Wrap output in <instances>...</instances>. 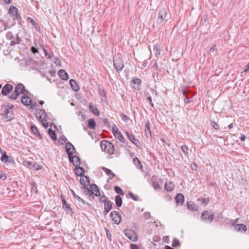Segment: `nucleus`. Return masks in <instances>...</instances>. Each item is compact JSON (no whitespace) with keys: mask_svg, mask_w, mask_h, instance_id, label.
Masks as SVG:
<instances>
[{"mask_svg":"<svg viewBox=\"0 0 249 249\" xmlns=\"http://www.w3.org/2000/svg\"><path fill=\"white\" fill-rule=\"evenodd\" d=\"M13 108L14 106L10 103L4 104L1 105L0 109L2 112L0 115L3 117V120L8 122L14 119Z\"/></svg>","mask_w":249,"mask_h":249,"instance_id":"nucleus-1","label":"nucleus"},{"mask_svg":"<svg viewBox=\"0 0 249 249\" xmlns=\"http://www.w3.org/2000/svg\"><path fill=\"white\" fill-rule=\"evenodd\" d=\"M28 94L29 91L25 89L23 84L19 83L15 87L13 92L8 96V98L11 100H16L21 94Z\"/></svg>","mask_w":249,"mask_h":249,"instance_id":"nucleus-2","label":"nucleus"},{"mask_svg":"<svg viewBox=\"0 0 249 249\" xmlns=\"http://www.w3.org/2000/svg\"><path fill=\"white\" fill-rule=\"evenodd\" d=\"M101 147L104 151L107 152L109 155L113 154L114 151V146L113 144L106 140H103L101 142Z\"/></svg>","mask_w":249,"mask_h":249,"instance_id":"nucleus-3","label":"nucleus"},{"mask_svg":"<svg viewBox=\"0 0 249 249\" xmlns=\"http://www.w3.org/2000/svg\"><path fill=\"white\" fill-rule=\"evenodd\" d=\"M113 65L118 72L121 71L124 68V63L122 58L119 55L113 57Z\"/></svg>","mask_w":249,"mask_h":249,"instance_id":"nucleus-4","label":"nucleus"},{"mask_svg":"<svg viewBox=\"0 0 249 249\" xmlns=\"http://www.w3.org/2000/svg\"><path fill=\"white\" fill-rule=\"evenodd\" d=\"M214 216L213 213H210L208 211H204L201 213L200 219L203 221L211 223L213 221Z\"/></svg>","mask_w":249,"mask_h":249,"instance_id":"nucleus-5","label":"nucleus"},{"mask_svg":"<svg viewBox=\"0 0 249 249\" xmlns=\"http://www.w3.org/2000/svg\"><path fill=\"white\" fill-rule=\"evenodd\" d=\"M112 133L114 137L117 139L121 142L124 143L125 142V140L121 133V132L118 130L117 126L114 124L112 128Z\"/></svg>","mask_w":249,"mask_h":249,"instance_id":"nucleus-6","label":"nucleus"},{"mask_svg":"<svg viewBox=\"0 0 249 249\" xmlns=\"http://www.w3.org/2000/svg\"><path fill=\"white\" fill-rule=\"evenodd\" d=\"M8 13L14 21L21 19V17L18 12V8L14 6H11L10 7Z\"/></svg>","mask_w":249,"mask_h":249,"instance_id":"nucleus-7","label":"nucleus"},{"mask_svg":"<svg viewBox=\"0 0 249 249\" xmlns=\"http://www.w3.org/2000/svg\"><path fill=\"white\" fill-rule=\"evenodd\" d=\"M167 17L168 14L167 10L164 8L160 9L159 13L157 22L159 24H162L165 20L166 21H167L168 20V18H167Z\"/></svg>","mask_w":249,"mask_h":249,"instance_id":"nucleus-8","label":"nucleus"},{"mask_svg":"<svg viewBox=\"0 0 249 249\" xmlns=\"http://www.w3.org/2000/svg\"><path fill=\"white\" fill-rule=\"evenodd\" d=\"M124 233L130 240L133 242L137 240V235L134 231L129 229H125L124 231Z\"/></svg>","mask_w":249,"mask_h":249,"instance_id":"nucleus-9","label":"nucleus"},{"mask_svg":"<svg viewBox=\"0 0 249 249\" xmlns=\"http://www.w3.org/2000/svg\"><path fill=\"white\" fill-rule=\"evenodd\" d=\"M110 217L113 223L116 225L120 224L122 220V216L117 211H112L110 213Z\"/></svg>","mask_w":249,"mask_h":249,"instance_id":"nucleus-10","label":"nucleus"},{"mask_svg":"<svg viewBox=\"0 0 249 249\" xmlns=\"http://www.w3.org/2000/svg\"><path fill=\"white\" fill-rule=\"evenodd\" d=\"M61 199L62 200L63 207L65 209L66 213L71 214L72 213V210L70 206L67 204L64 195H61Z\"/></svg>","mask_w":249,"mask_h":249,"instance_id":"nucleus-11","label":"nucleus"},{"mask_svg":"<svg viewBox=\"0 0 249 249\" xmlns=\"http://www.w3.org/2000/svg\"><path fill=\"white\" fill-rule=\"evenodd\" d=\"M13 90V86L10 84H6L2 88L1 93L3 96H7Z\"/></svg>","mask_w":249,"mask_h":249,"instance_id":"nucleus-12","label":"nucleus"},{"mask_svg":"<svg viewBox=\"0 0 249 249\" xmlns=\"http://www.w3.org/2000/svg\"><path fill=\"white\" fill-rule=\"evenodd\" d=\"M24 163L25 165H26L29 168L34 170L38 171L42 168V167L39 165L35 162L26 161L24 162Z\"/></svg>","mask_w":249,"mask_h":249,"instance_id":"nucleus-13","label":"nucleus"},{"mask_svg":"<svg viewBox=\"0 0 249 249\" xmlns=\"http://www.w3.org/2000/svg\"><path fill=\"white\" fill-rule=\"evenodd\" d=\"M66 152L68 156V158L72 156L73 155V150H75L73 145L70 142H67L65 144Z\"/></svg>","mask_w":249,"mask_h":249,"instance_id":"nucleus-14","label":"nucleus"},{"mask_svg":"<svg viewBox=\"0 0 249 249\" xmlns=\"http://www.w3.org/2000/svg\"><path fill=\"white\" fill-rule=\"evenodd\" d=\"M21 102L24 105L26 106L31 105L32 103V100L29 97L27 93L24 94L22 97Z\"/></svg>","mask_w":249,"mask_h":249,"instance_id":"nucleus-15","label":"nucleus"},{"mask_svg":"<svg viewBox=\"0 0 249 249\" xmlns=\"http://www.w3.org/2000/svg\"><path fill=\"white\" fill-rule=\"evenodd\" d=\"M89 110L92 113H93L95 115L97 116H99L100 115V111L96 107V106H94L93 105V103L91 102H90L89 104Z\"/></svg>","mask_w":249,"mask_h":249,"instance_id":"nucleus-16","label":"nucleus"},{"mask_svg":"<svg viewBox=\"0 0 249 249\" xmlns=\"http://www.w3.org/2000/svg\"><path fill=\"white\" fill-rule=\"evenodd\" d=\"M0 160L5 163L8 162L12 164H15V160L13 157H9L8 155L2 156Z\"/></svg>","mask_w":249,"mask_h":249,"instance_id":"nucleus-17","label":"nucleus"},{"mask_svg":"<svg viewBox=\"0 0 249 249\" xmlns=\"http://www.w3.org/2000/svg\"><path fill=\"white\" fill-rule=\"evenodd\" d=\"M112 208V202L110 200L107 201L105 204L104 205V211L103 213L104 215H107V213L111 210Z\"/></svg>","mask_w":249,"mask_h":249,"instance_id":"nucleus-18","label":"nucleus"},{"mask_svg":"<svg viewBox=\"0 0 249 249\" xmlns=\"http://www.w3.org/2000/svg\"><path fill=\"white\" fill-rule=\"evenodd\" d=\"M70 161H71L74 166H78L80 164V160L77 156H73L69 158Z\"/></svg>","mask_w":249,"mask_h":249,"instance_id":"nucleus-19","label":"nucleus"},{"mask_svg":"<svg viewBox=\"0 0 249 249\" xmlns=\"http://www.w3.org/2000/svg\"><path fill=\"white\" fill-rule=\"evenodd\" d=\"M80 183L82 185V186L90 185L89 178L87 176L84 175L81 176L80 178Z\"/></svg>","mask_w":249,"mask_h":249,"instance_id":"nucleus-20","label":"nucleus"},{"mask_svg":"<svg viewBox=\"0 0 249 249\" xmlns=\"http://www.w3.org/2000/svg\"><path fill=\"white\" fill-rule=\"evenodd\" d=\"M150 123L149 120H147L145 124L144 131L146 137H151V132L150 130Z\"/></svg>","mask_w":249,"mask_h":249,"instance_id":"nucleus-21","label":"nucleus"},{"mask_svg":"<svg viewBox=\"0 0 249 249\" xmlns=\"http://www.w3.org/2000/svg\"><path fill=\"white\" fill-rule=\"evenodd\" d=\"M39 121L42 120H46L47 117V115L45 111L43 109H40L38 113H36Z\"/></svg>","mask_w":249,"mask_h":249,"instance_id":"nucleus-22","label":"nucleus"},{"mask_svg":"<svg viewBox=\"0 0 249 249\" xmlns=\"http://www.w3.org/2000/svg\"><path fill=\"white\" fill-rule=\"evenodd\" d=\"M91 191H93L94 193L95 196H100V192L98 189L97 186L95 184H91L89 185Z\"/></svg>","mask_w":249,"mask_h":249,"instance_id":"nucleus-23","label":"nucleus"},{"mask_svg":"<svg viewBox=\"0 0 249 249\" xmlns=\"http://www.w3.org/2000/svg\"><path fill=\"white\" fill-rule=\"evenodd\" d=\"M70 84L72 89L75 91H78L79 90V86L77 81H75V80L71 79L70 81Z\"/></svg>","mask_w":249,"mask_h":249,"instance_id":"nucleus-24","label":"nucleus"},{"mask_svg":"<svg viewBox=\"0 0 249 249\" xmlns=\"http://www.w3.org/2000/svg\"><path fill=\"white\" fill-rule=\"evenodd\" d=\"M75 167L74 168V173L75 174L78 176H84V174L85 173V171L83 168L78 166H75Z\"/></svg>","mask_w":249,"mask_h":249,"instance_id":"nucleus-25","label":"nucleus"},{"mask_svg":"<svg viewBox=\"0 0 249 249\" xmlns=\"http://www.w3.org/2000/svg\"><path fill=\"white\" fill-rule=\"evenodd\" d=\"M176 202L178 204H182L184 201V196L181 194H178L175 197Z\"/></svg>","mask_w":249,"mask_h":249,"instance_id":"nucleus-26","label":"nucleus"},{"mask_svg":"<svg viewBox=\"0 0 249 249\" xmlns=\"http://www.w3.org/2000/svg\"><path fill=\"white\" fill-rule=\"evenodd\" d=\"M102 170L109 177V179H112L115 176V174H114L111 170L107 169L105 167H103Z\"/></svg>","mask_w":249,"mask_h":249,"instance_id":"nucleus-27","label":"nucleus"},{"mask_svg":"<svg viewBox=\"0 0 249 249\" xmlns=\"http://www.w3.org/2000/svg\"><path fill=\"white\" fill-rule=\"evenodd\" d=\"M235 229L238 231L245 232L247 231V227L246 225L243 224H238L234 226Z\"/></svg>","mask_w":249,"mask_h":249,"instance_id":"nucleus-28","label":"nucleus"},{"mask_svg":"<svg viewBox=\"0 0 249 249\" xmlns=\"http://www.w3.org/2000/svg\"><path fill=\"white\" fill-rule=\"evenodd\" d=\"M164 188L167 191H172L175 188V185L171 181L166 182L164 185Z\"/></svg>","mask_w":249,"mask_h":249,"instance_id":"nucleus-29","label":"nucleus"},{"mask_svg":"<svg viewBox=\"0 0 249 249\" xmlns=\"http://www.w3.org/2000/svg\"><path fill=\"white\" fill-rule=\"evenodd\" d=\"M60 77L64 80H67L69 79L68 74L64 70H61L59 71Z\"/></svg>","mask_w":249,"mask_h":249,"instance_id":"nucleus-30","label":"nucleus"},{"mask_svg":"<svg viewBox=\"0 0 249 249\" xmlns=\"http://www.w3.org/2000/svg\"><path fill=\"white\" fill-rule=\"evenodd\" d=\"M131 82L134 85H137V87H134V88H135L137 89H140V86L142 83V81L140 79L134 78V79H132Z\"/></svg>","mask_w":249,"mask_h":249,"instance_id":"nucleus-31","label":"nucleus"},{"mask_svg":"<svg viewBox=\"0 0 249 249\" xmlns=\"http://www.w3.org/2000/svg\"><path fill=\"white\" fill-rule=\"evenodd\" d=\"M21 41L20 37L18 36V35L17 34L16 38L11 41L10 45L11 46H14L17 44H19Z\"/></svg>","mask_w":249,"mask_h":249,"instance_id":"nucleus-32","label":"nucleus"},{"mask_svg":"<svg viewBox=\"0 0 249 249\" xmlns=\"http://www.w3.org/2000/svg\"><path fill=\"white\" fill-rule=\"evenodd\" d=\"M31 129L35 135H36V137H38L40 139H41V135L40 133L38 132L37 128L35 125H31Z\"/></svg>","mask_w":249,"mask_h":249,"instance_id":"nucleus-33","label":"nucleus"},{"mask_svg":"<svg viewBox=\"0 0 249 249\" xmlns=\"http://www.w3.org/2000/svg\"><path fill=\"white\" fill-rule=\"evenodd\" d=\"M88 127L91 129H94L96 127V123L94 119H89L88 120Z\"/></svg>","mask_w":249,"mask_h":249,"instance_id":"nucleus-34","label":"nucleus"},{"mask_svg":"<svg viewBox=\"0 0 249 249\" xmlns=\"http://www.w3.org/2000/svg\"><path fill=\"white\" fill-rule=\"evenodd\" d=\"M29 185L31 186V191L32 192H34L35 193L37 194L38 193V190L36 182L34 181L30 182H29Z\"/></svg>","mask_w":249,"mask_h":249,"instance_id":"nucleus-35","label":"nucleus"},{"mask_svg":"<svg viewBox=\"0 0 249 249\" xmlns=\"http://www.w3.org/2000/svg\"><path fill=\"white\" fill-rule=\"evenodd\" d=\"M187 208L191 211H196L197 209L195 207V204L192 201H189L187 203Z\"/></svg>","mask_w":249,"mask_h":249,"instance_id":"nucleus-36","label":"nucleus"},{"mask_svg":"<svg viewBox=\"0 0 249 249\" xmlns=\"http://www.w3.org/2000/svg\"><path fill=\"white\" fill-rule=\"evenodd\" d=\"M115 203L117 207H120L122 205V199L121 196L117 195L115 196Z\"/></svg>","mask_w":249,"mask_h":249,"instance_id":"nucleus-37","label":"nucleus"},{"mask_svg":"<svg viewBox=\"0 0 249 249\" xmlns=\"http://www.w3.org/2000/svg\"><path fill=\"white\" fill-rule=\"evenodd\" d=\"M89 185H86L84 186H81V189L83 191V193L85 194V195H89L91 192L90 188H88V186Z\"/></svg>","mask_w":249,"mask_h":249,"instance_id":"nucleus-38","label":"nucleus"},{"mask_svg":"<svg viewBox=\"0 0 249 249\" xmlns=\"http://www.w3.org/2000/svg\"><path fill=\"white\" fill-rule=\"evenodd\" d=\"M48 134L50 135V137L53 140H56V135L54 131L51 128H50L48 131Z\"/></svg>","mask_w":249,"mask_h":249,"instance_id":"nucleus-39","label":"nucleus"},{"mask_svg":"<svg viewBox=\"0 0 249 249\" xmlns=\"http://www.w3.org/2000/svg\"><path fill=\"white\" fill-rule=\"evenodd\" d=\"M128 138L133 143H134L136 146H138L137 143L136 142H138V143H139V142L135 138L133 134H131V135L128 136Z\"/></svg>","mask_w":249,"mask_h":249,"instance_id":"nucleus-40","label":"nucleus"},{"mask_svg":"<svg viewBox=\"0 0 249 249\" xmlns=\"http://www.w3.org/2000/svg\"><path fill=\"white\" fill-rule=\"evenodd\" d=\"M181 90H182V92L183 95V96H184V97H187L190 94H191V91L189 89H188L186 88H183L181 89Z\"/></svg>","mask_w":249,"mask_h":249,"instance_id":"nucleus-41","label":"nucleus"},{"mask_svg":"<svg viewBox=\"0 0 249 249\" xmlns=\"http://www.w3.org/2000/svg\"><path fill=\"white\" fill-rule=\"evenodd\" d=\"M114 190L115 191V192L118 194H119L121 196H124V193L123 192V191L119 186H115Z\"/></svg>","mask_w":249,"mask_h":249,"instance_id":"nucleus-42","label":"nucleus"},{"mask_svg":"<svg viewBox=\"0 0 249 249\" xmlns=\"http://www.w3.org/2000/svg\"><path fill=\"white\" fill-rule=\"evenodd\" d=\"M180 148H181L182 151L183 152V153L185 155H187L188 154V147L186 145H185V144L182 145L180 146Z\"/></svg>","mask_w":249,"mask_h":249,"instance_id":"nucleus-43","label":"nucleus"},{"mask_svg":"<svg viewBox=\"0 0 249 249\" xmlns=\"http://www.w3.org/2000/svg\"><path fill=\"white\" fill-rule=\"evenodd\" d=\"M133 162H134V163L135 164V165H136V166L137 167H138V168L142 167V163L138 158H135L133 159Z\"/></svg>","mask_w":249,"mask_h":249,"instance_id":"nucleus-44","label":"nucleus"},{"mask_svg":"<svg viewBox=\"0 0 249 249\" xmlns=\"http://www.w3.org/2000/svg\"><path fill=\"white\" fill-rule=\"evenodd\" d=\"M154 51H155V54L156 56L159 55L160 54V47L157 45H155L153 47Z\"/></svg>","mask_w":249,"mask_h":249,"instance_id":"nucleus-45","label":"nucleus"},{"mask_svg":"<svg viewBox=\"0 0 249 249\" xmlns=\"http://www.w3.org/2000/svg\"><path fill=\"white\" fill-rule=\"evenodd\" d=\"M6 37L8 40H12L14 39V36L11 32H8L6 34Z\"/></svg>","mask_w":249,"mask_h":249,"instance_id":"nucleus-46","label":"nucleus"},{"mask_svg":"<svg viewBox=\"0 0 249 249\" xmlns=\"http://www.w3.org/2000/svg\"><path fill=\"white\" fill-rule=\"evenodd\" d=\"M76 199L78 200V202H82L84 205H86L89 207H90L91 206V205L89 203L85 201L84 199L81 198L80 196H78Z\"/></svg>","mask_w":249,"mask_h":249,"instance_id":"nucleus-47","label":"nucleus"},{"mask_svg":"<svg viewBox=\"0 0 249 249\" xmlns=\"http://www.w3.org/2000/svg\"><path fill=\"white\" fill-rule=\"evenodd\" d=\"M7 178L6 174L5 173L2 171H0V179L1 180H5Z\"/></svg>","mask_w":249,"mask_h":249,"instance_id":"nucleus-48","label":"nucleus"},{"mask_svg":"<svg viewBox=\"0 0 249 249\" xmlns=\"http://www.w3.org/2000/svg\"><path fill=\"white\" fill-rule=\"evenodd\" d=\"M105 230L106 232L107 238L110 241L111 240V234L110 233V231H109V229H108L107 228H105Z\"/></svg>","mask_w":249,"mask_h":249,"instance_id":"nucleus-49","label":"nucleus"},{"mask_svg":"<svg viewBox=\"0 0 249 249\" xmlns=\"http://www.w3.org/2000/svg\"><path fill=\"white\" fill-rule=\"evenodd\" d=\"M152 185L155 190H157L160 188V184L157 181H153L152 182Z\"/></svg>","mask_w":249,"mask_h":249,"instance_id":"nucleus-50","label":"nucleus"},{"mask_svg":"<svg viewBox=\"0 0 249 249\" xmlns=\"http://www.w3.org/2000/svg\"><path fill=\"white\" fill-rule=\"evenodd\" d=\"M107 200H108L106 199L105 196H101L99 199V201L100 203L104 204H105L107 201Z\"/></svg>","mask_w":249,"mask_h":249,"instance_id":"nucleus-51","label":"nucleus"},{"mask_svg":"<svg viewBox=\"0 0 249 249\" xmlns=\"http://www.w3.org/2000/svg\"><path fill=\"white\" fill-rule=\"evenodd\" d=\"M172 246L173 247H177L179 245V242L178 240L177 239H174L172 242Z\"/></svg>","mask_w":249,"mask_h":249,"instance_id":"nucleus-52","label":"nucleus"},{"mask_svg":"<svg viewBox=\"0 0 249 249\" xmlns=\"http://www.w3.org/2000/svg\"><path fill=\"white\" fill-rule=\"evenodd\" d=\"M192 97H184V102L185 104H189L190 103H191L193 100H192Z\"/></svg>","mask_w":249,"mask_h":249,"instance_id":"nucleus-53","label":"nucleus"},{"mask_svg":"<svg viewBox=\"0 0 249 249\" xmlns=\"http://www.w3.org/2000/svg\"><path fill=\"white\" fill-rule=\"evenodd\" d=\"M143 217L145 220H147L150 218L151 214L149 212H146L143 213Z\"/></svg>","mask_w":249,"mask_h":249,"instance_id":"nucleus-54","label":"nucleus"},{"mask_svg":"<svg viewBox=\"0 0 249 249\" xmlns=\"http://www.w3.org/2000/svg\"><path fill=\"white\" fill-rule=\"evenodd\" d=\"M121 116L122 117V120L125 122H127L129 119V118L125 114H124L123 113H122L121 115Z\"/></svg>","mask_w":249,"mask_h":249,"instance_id":"nucleus-55","label":"nucleus"},{"mask_svg":"<svg viewBox=\"0 0 249 249\" xmlns=\"http://www.w3.org/2000/svg\"><path fill=\"white\" fill-rule=\"evenodd\" d=\"M130 197L133 199L134 200L137 201L138 200V197L137 196L134 195L132 193L129 192V193Z\"/></svg>","mask_w":249,"mask_h":249,"instance_id":"nucleus-56","label":"nucleus"},{"mask_svg":"<svg viewBox=\"0 0 249 249\" xmlns=\"http://www.w3.org/2000/svg\"><path fill=\"white\" fill-rule=\"evenodd\" d=\"M212 126L216 130L219 129V128H220L219 125L215 122H212Z\"/></svg>","mask_w":249,"mask_h":249,"instance_id":"nucleus-57","label":"nucleus"},{"mask_svg":"<svg viewBox=\"0 0 249 249\" xmlns=\"http://www.w3.org/2000/svg\"><path fill=\"white\" fill-rule=\"evenodd\" d=\"M41 123H42V124L43 125V126L45 127V128H47L48 126V123L47 122V120H40V121Z\"/></svg>","mask_w":249,"mask_h":249,"instance_id":"nucleus-58","label":"nucleus"},{"mask_svg":"<svg viewBox=\"0 0 249 249\" xmlns=\"http://www.w3.org/2000/svg\"><path fill=\"white\" fill-rule=\"evenodd\" d=\"M201 203L202 204H205V205H207V204L209 202V199H206V198H202L201 200Z\"/></svg>","mask_w":249,"mask_h":249,"instance_id":"nucleus-59","label":"nucleus"},{"mask_svg":"<svg viewBox=\"0 0 249 249\" xmlns=\"http://www.w3.org/2000/svg\"><path fill=\"white\" fill-rule=\"evenodd\" d=\"M99 94L100 96L104 97L105 98H107L106 92L104 89H102V90H100L99 91Z\"/></svg>","mask_w":249,"mask_h":249,"instance_id":"nucleus-60","label":"nucleus"},{"mask_svg":"<svg viewBox=\"0 0 249 249\" xmlns=\"http://www.w3.org/2000/svg\"><path fill=\"white\" fill-rule=\"evenodd\" d=\"M94 193H93V191H91L90 193L89 194V198L90 200H92L94 198Z\"/></svg>","mask_w":249,"mask_h":249,"instance_id":"nucleus-61","label":"nucleus"},{"mask_svg":"<svg viewBox=\"0 0 249 249\" xmlns=\"http://www.w3.org/2000/svg\"><path fill=\"white\" fill-rule=\"evenodd\" d=\"M27 20L29 22H30L32 24V25H33V26L35 25L36 24V21L32 18H27Z\"/></svg>","mask_w":249,"mask_h":249,"instance_id":"nucleus-62","label":"nucleus"},{"mask_svg":"<svg viewBox=\"0 0 249 249\" xmlns=\"http://www.w3.org/2000/svg\"><path fill=\"white\" fill-rule=\"evenodd\" d=\"M130 248V249H140L138 245L133 244H131Z\"/></svg>","mask_w":249,"mask_h":249,"instance_id":"nucleus-63","label":"nucleus"},{"mask_svg":"<svg viewBox=\"0 0 249 249\" xmlns=\"http://www.w3.org/2000/svg\"><path fill=\"white\" fill-rule=\"evenodd\" d=\"M103 122L105 123V124L106 125H107V126H109L110 125V122L109 121H108V120L107 119V118H104L103 119Z\"/></svg>","mask_w":249,"mask_h":249,"instance_id":"nucleus-64","label":"nucleus"}]
</instances>
